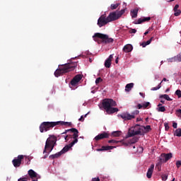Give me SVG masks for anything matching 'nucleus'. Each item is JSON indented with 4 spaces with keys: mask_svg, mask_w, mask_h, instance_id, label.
I'll use <instances>...</instances> for the list:
<instances>
[{
    "mask_svg": "<svg viewBox=\"0 0 181 181\" xmlns=\"http://www.w3.org/2000/svg\"><path fill=\"white\" fill-rule=\"evenodd\" d=\"M57 125H64L66 127H71V122H63V121L44 122L41 123V124L40 125V132L42 133L47 132V131H50V128H54V127Z\"/></svg>",
    "mask_w": 181,
    "mask_h": 181,
    "instance_id": "f257e3e1",
    "label": "nucleus"
},
{
    "mask_svg": "<svg viewBox=\"0 0 181 181\" xmlns=\"http://www.w3.org/2000/svg\"><path fill=\"white\" fill-rule=\"evenodd\" d=\"M76 67H77V62H69L61 65L59 68L54 71V76L55 77H60V76H63V74H66V73L72 71Z\"/></svg>",
    "mask_w": 181,
    "mask_h": 181,
    "instance_id": "f03ea898",
    "label": "nucleus"
},
{
    "mask_svg": "<svg viewBox=\"0 0 181 181\" xmlns=\"http://www.w3.org/2000/svg\"><path fill=\"white\" fill-rule=\"evenodd\" d=\"M103 107L107 114H114L118 112L119 110L117 107V103L112 99H105L102 103Z\"/></svg>",
    "mask_w": 181,
    "mask_h": 181,
    "instance_id": "7ed1b4c3",
    "label": "nucleus"
},
{
    "mask_svg": "<svg viewBox=\"0 0 181 181\" xmlns=\"http://www.w3.org/2000/svg\"><path fill=\"white\" fill-rule=\"evenodd\" d=\"M93 39L95 42H97L99 45L100 43H105V45L108 43H113L114 39L109 37L108 35L96 33L93 36Z\"/></svg>",
    "mask_w": 181,
    "mask_h": 181,
    "instance_id": "20e7f679",
    "label": "nucleus"
},
{
    "mask_svg": "<svg viewBox=\"0 0 181 181\" xmlns=\"http://www.w3.org/2000/svg\"><path fill=\"white\" fill-rule=\"evenodd\" d=\"M141 129V125L139 124H136L134 127L130 128L128 132L129 137L135 136V135H142Z\"/></svg>",
    "mask_w": 181,
    "mask_h": 181,
    "instance_id": "39448f33",
    "label": "nucleus"
},
{
    "mask_svg": "<svg viewBox=\"0 0 181 181\" xmlns=\"http://www.w3.org/2000/svg\"><path fill=\"white\" fill-rule=\"evenodd\" d=\"M138 114H139V110H134L132 115L126 112L119 115V117H121L124 121H129L131 119H134V118H135V115H138Z\"/></svg>",
    "mask_w": 181,
    "mask_h": 181,
    "instance_id": "423d86ee",
    "label": "nucleus"
},
{
    "mask_svg": "<svg viewBox=\"0 0 181 181\" xmlns=\"http://www.w3.org/2000/svg\"><path fill=\"white\" fill-rule=\"evenodd\" d=\"M70 132H71L73 134L71 136H69L71 139H74L71 143V146L76 145L77 142H78V130L76 128H71L69 129Z\"/></svg>",
    "mask_w": 181,
    "mask_h": 181,
    "instance_id": "0eeeda50",
    "label": "nucleus"
},
{
    "mask_svg": "<svg viewBox=\"0 0 181 181\" xmlns=\"http://www.w3.org/2000/svg\"><path fill=\"white\" fill-rule=\"evenodd\" d=\"M107 23H110V21H108L107 15L103 14L98 18L97 25L98 26H99V28H103V26H105V25H107Z\"/></svg>",
    "mask_w": 181,
    "mask_h": 181,
    "instance_id": "6e6552de",
    "label": "nucleus"
},
{
    "mask_svg": "<svg viewBox=\"0 0 181 181\" xmlns=\"http://www.w3.org/2000/svg\"><path fill=\"white\" fill-rule=\"evenodd\" d=\"M172 158H173V154H172V153H163L160 154V156L159 157V160H161V162L163 163H166V162H168V160H169L170 159H172Z\"/></svg>",
    "mask_w": 181,
    "mask_h": 181,
    "instance_id": "1a4fd4ad",
    "label": "nucleus"
},
{
    "mask_svg": "<svg viewBox=\"0 0 181 181\" xmlns=\"http://www.w3.org/2000/svg\"><path fill=\"white\" fill-rule=\"evenodd\" d=\"M56 142H57V137L54 135L50 136L46 141L43 153H46V151L47 149V146H49V144H56Z\"/></svg>",
    "mask_w": 181,
    "mask_h": 181,
    "instance_id": "9d476101",
    "label": "nucleus"
},
{
    "mask_svg": "<svg viewBox=\"0 0 181 181\" xmlns=\"http://www.w3.org/2000/svg\"><path fill=\"white\" fill-rule=\"evenodd\" d=\"M25 158L23 155H18L16 158H14L12 160V163L14 166V168H19L21 165H22V160Z\"/></svg>",
    "mask_w": 181,
    "mask_h": 181,
    "instance_id": "9b49d317",
    "label": "nucleus"
},
{
    "mask_svg": "<svg viewBox=\"0 0 181 181\" xmlns=\"http://www.w3.org/2000/svg\"><path fill=\"white\" fill-rule=\"evenodd\" d=\"M83 78V75L77 74L75 76L70 82L71 86L76 87L78 84V82Z\"/></svg>",
    "mask_w": 181,
    "mask_h": 181,
    "instance_id": "f8f14e48",
    "label": "nucleus"
},
{
    "mask_svg": "<svg viewBox=\"0 0 181 181\" xmlns=\"http://www.w3.org/2000/svg\"><path fill=\"white\" fill-rule=\"evenodd\" d=\"M117 19H119V16L118 15V13H117V12L110 13V14L107 16V21H109V22L117 21Z\"/></svg>",
    "mask_w": 181,
    "mask_h": 181,
    "instance_id": "ddd939ff",
    "label": "nucleus"
},
{
    "mask_svg": "<svg viewBox=\"0 0 181 181\" xmlns=\"http://www.w3.org/2000/svg\"><path fill=\"white\" fill-rule=\"evenodd\" d=\"M107 138H110V134L103 132L95 137V141H101V139H107Z\"/></svg>",
    "mask_w": 181,
    "mask_h": 181,
    "instance_id": "4468645a",
    "label": "nucleus"
},
{
    "mask_svg": "<svg viewBox=\"0 0 181 181\" xmlns=\"http://www.w3.org/2000/svg\"><path fill=\"white\" fill-rule=\"evenodd\" d=\"M112 59H114V54H110L105 60V67H106V69H110V67H111V62H112Z\"/></svg>",
    "mask_w": 181,
    "mask_h": 181,
    "instance_id": "2eb2a0df",
    "label": "nucleus"
},
{
    "mask_svg": "<svg viewBox=\"0 0 181 181\" xmlns=\"http://www.w3.org/2000/svg\"><path fill=\"white\" fill-rule=\"evenodd\" d=\"M151 21V17H144L139 18L137 21H134V25H139L144 23V22H149Z\"/></svg>",
    "mask_w": 181,
    "mask_h": 181,
    "instance_id": "dca6fc26",
    "label": "nucleus"
},
{
    "mask_svg": "<svg viewBox=\"0 0 181 181\" xmlns=\"http://www.w3.org/2000/svg\"><path fill=\"white\" fill-rule=\"evenodd\" d=\"M153 169H155V165L151 164L150 168L148 169L147 173H146V177L148 179H151L152 177V175L153 173Z\"/></svg>",
    "mask_w": 181,
    "mask_h": 181,
    "instance_id": "f3484780",
    "label": "nucleus"
},
{
    "mask_svg": "<svg viewBox=\"0 0 181 181\" xmlns=\"http://www.w3.org/2000/svg\"><path fill=\"white\" fill-rule=\"evenodd\" d=\"M174 16H180L181 11L179 9V4H176L173 8Z\"/></svg>",
    "mask_w": 181,
    "mask_h": 181,
    "instance_id": "a211bd4d",
    "label": "nucleus"
},
{
    "mask_svg": "<svg viewBox=\"0 0 181 181\" xmlns=\"http://www.w3.org/2000/svg\"><path fill=\"white\" fill-rule=\"evenodd\" d=\"M115 146H103L101 148H98V152H101L103 151H110L111 149H114Z\"/></svg>",
    "mask_w": 181,
    "mask_h": 181,
    "instance_id": "6ab92c4d",
    "label": "nucleus"
},
{
    "mask_svg": "<svg viewBox=\"0 0 181 181\" xmlns=\"http://www.w3.org/2000/svg\"><path fill=\"white\" fill-rule=\"evenodd\" d=\"M132 49H134L132 45L131 44H128L123 47V51L125 52V53H129L130 52H132Z\"/></svg>",
    "mask_w": 181,
    "mask_h": 181,
    "instance_id": "aec40b11",
    "label": "nucleus"
},
{
    "mask_svg": "<svg viewBox=\"0 0 181 181\" xmlns=\"http://www.w3.org/2000/svg\"><path fill=\"white\" fill-rule=\"evenodd\" d=\"M73 146H71V143H70L69 144L65 146L62 148V151H61V153H62V155H63V153H66V152H69V151L71 148H73Z\"/></svg>",
    "mask_w": 181,
    "mask_h": 181,
    "instance_id": "412c9836",
    "label": "nucleus"
},
{
    "mask_svg": "<svg viewBox=\"0 0 181 181\" xmlns=\"http://www.w3.org/2000/svg\"><path fill=\"white\" fill-rule=\"evenodd\" d=\"M162 163H163L162 162V160L158 159V163L156 165V169H157L158 172H160V170H162Z\"/></svg>",
    "mask_w": 181,
    "mask_h": 181,
    "instance_id": "4be33fe9",
    "label": "nucleus"
},
{
    "mask_svg": "<svg viewBox=\"0 0 181 181\" xmlns=\"http://www.w3.org/2000/svg\"><path fill=\"white\" fill-rule=\"evenodd\" d=\"M132 88H134V83H128L125 86V91H127V93H129V91H131Z\"/></svg>",
    "mask_w": 181,
    "mask_h": 181,
    "instance_id": "5701e85b",
    "label": "nucleus"
},
{
    "mask_svg": "<svg viewBox=\"0 0 181 181\" xmlns=\"http://www.w3.org/2000/svg\"><path fill=\"white\" fill-rule=\"evenodd\" d=\"M62 153H61V151L55 153V154H52V155H50L49 156V158L50 159H57V158H60V156H62Z\"/></svg>",
    "mask_w": 181,
    "mask_h": 181,
    "instance_id": "b1692460",
    "label": "nucleus"
},
{
    "mask_svg": "<svg viewBox=\"0 0 181 181\" xmlns=\"http://www.w3.org/2000/svg\"><path fill=\"white\" fill-rule=\"evenodd\" d=\"M138 8L131 11L132 18H136V16H138Z\"/></svg>",
    "mask_w": 181,
    "mask_h": 181,
    "instance_id": "393cba45",
    "label": "nucleus"
},
{
    "mask_svg": "<svg viewBox=\"0 0 181 181\" xmlns=\"http://www.w3.org/2000/svg\"><path fill=\"white\" fill-rule=\"evenodd\" d=\"M139 141V137L134 136L132 139L129 141V144H136Z\"/></svg>",
    "mask_w": 181,
    "mask_h": 181,
    "instance_id": "a878e982",
    "label": "nucleus"
},
{
    "mask_svg": "<svg viewBox=\"0 0 181 181\" xmlns=\"http://www.w3.org/2000/svg\"><path fill=\"white\" fill-rule=\"evenodd\" d=\"M175 136H181V128L177 129L174 132Z\"/></svg>",
    "mask_w": 181,
    "mask_h": 181,
    "instance_id": "bb28decb",
    "label": "nucleus"
},
{
    "mask_svg": "<svg viewBox=\"0 0 181 181\" xmlns=\"http://www.w3.org/2000/svg\"><path fill=\"white\" fill-rule=\"evenodd\" d=\"M160 98H164L165 100H166L167 101H172V98H170L169 97V95H168L167 94L165 95H161L160 96Z\"/></svg>",
    "mask_w": 181,
    "mask_h": 181,
    "instance_id": "cd10ccee",
    "label": "nucleus"
},
{
    "mask_svg": "<svg viewBox=\"0 0 181 181\" xmlns=\"http://www.w3.org/2000/svg\"><path fill=\"white\" fill-rule=\"evenodd\" d=\"M48 146H47V149L46 150V152H47V150L49 149V148H50L49 152H52V151H53L56 144H48Z\"/></svg>",
    "mask_w": 181,
    "mask_h": 181,
    "instance_id": "c85d7f7f",
    "label": "nucleus"
},
{
    "mask_svg": "<svg viewBox=\"0 0 181 181\" xmlns=\"http://www.w3.org/2000/svg\"><path fill=\"white\" fill-rule=\"evenodd\" d=\"M121 131H116L112 133V136H121Z\"/></svg>",
    "mask_w": 181,
    "mask_h": 181,
    "instance_id": "c756f323",
    "label": "nucleus"
},
{
    "mask_svg": "<svg viewBox=\"0 0 181 181\" xmlns=\"http://www.w3.org/2000/svg\"><path fill=\"white\" fill-rule=\"evenodd\" d=\"M141 127L146 130V132H150V131H152V128H151V125L141 126Z\"/></svg>",
    "mask_w": 181,
    "mask_h": 181,
    "instance_id": "7c9ffc66",
    "label": "nucleus"
},
{
    "mask_svg": "<svg viewBox=\"0 0 181 181\" xmlns=\"http://www.w3.org/2000/svg\"><path fill=\"white\" fill-rule=\"evenodd\" d=\"M158 112H165L166 111V108H165V106H160L157 108Z\"/></svg>",
    "mask_w": 181,
    "mask_h": 181,
    "instance_id": "2f4dec72",
    "label": "nucleus"
},
{
    "mask_svg": "<svg viewBox=\"0 0 181 181\" xmlns=\"http://www.w3.org/2000/svg\"><path fill=\"white\" fill-rule=\"evenodd\" d=\"M162 83H160L157 87H153L151 88V91H156V90H159L162 87Z\"/></svg>",
    "mask_w": 181,
    "mask_h": 181,
    "instance_id": "473e14b6",
    "label": "nucleus"
},
{
    "mask_svg": "<svg viewBox=\"0 0 181 181\" xmlns=\"http://www.w3.org/2000/svg\"><path fill=\"white\" fill-rule=\"evenodd\" d=\"M118 6H119V4H111L110 8L112 10H114V9H117V8H118Z\"/></svg>",
    "mask_w": 181,
    "mask_h": 181,
    "instance_id": "72a5a7b5",
    "label": "nucleus"
},
{
    "mask_svg": "<svg viewBox=\"0 0 181 181\" xmlns=\"http://www.w3.org/2000/svg\"><path fill=\"white\" fill-rule=\"evenodd\" d=\"M124 13H125V9H122L120 11L117 12V15H119V18H121Z\"/></svg>",
    "mask_w": 181,
    "mask_h": 181,
    "instance_id": "f704fd0d",
    "label": "nucleus"
},
{
    "mask_svg": "<svg viewBox=\"0 0 181 181\" xmlns=\"http://www.w3.org/2000/svg\"><path fill=\"white\" fill-rule=\"evenodd\" d=\"M175 95H177L178 98H181V90H177L175 91Z\"/></svg>",
    "mask_w": 181,
    "mask_h": 181,
    "instance_id": "c9c22d12",
    "label": "nucleus"
},
{
    "mask_svg": "<svg viewBox=\"0 0 181 181\" xmlns=\"http://www.w3.org/2000/svg\"><path fill=\"white\" fill-rule=\"evenodd\" d=\"M175 114L177 117H180L181 118V109L177 110Z\"/></svg>",
    "mask_w": 181,
    "mask_h": 181,
    "instance_id": "e433bc0d",
    "label": "nucleus"
},
{
    "mask_svg": "<svg viewBox=\"0 0 181 181\" xmlns=\"http://www.w3.org/2000/svg\"><path fill=\"white\" fill-rule=\"evenodd\" d=\"M150 105H151V103L149 102H146V103H143V108H146Z\"/></svg>",
    "mask_w": 181,
    "mask_h": 181,
    "instance_id": "4c0bfd02",
    "label": "nucleus"
},
{
    "mask_svg": "<svg viewBox=\"0 0 181 181\" xmlns=\"http://www.w3.org/2000/svg\"><path fill=\"white\" fill-rule=\"evenodd\" d=\"M101 81H103V78H101V77H99L98 78H96L95 80V84H100V83H101Z\"/></svg>",
    "mask_w": 181,
    "mask_h": 181,
    "instance_id": "58836bf2",
    "label": "nucleus"
},
{
    "mask_svg": "<svg viewBox=\"0 0 181 181\" xmlns=\"http://www.w3.org/2000/svg\"><path fill=\"white\" fill-rule=\"evenodd\" d=\"M175 165L177 169H179L181 167V160H177Z\"/></svg>",
    "mask_w": 181,
    "mask_h": 181,
    "instance_id": "ea45409f",
    "label": "nucleus"
},
{
    "mask_svg": "<svg viewBox=\"0 0 181 181\" xmlns=\"http://www.w3.org/2000/svg\"><path fill=\"white\" fill-rule=\"evenodd\" d=\"M162 180H168V175H166V174L163 175Z\"/></svg>",
    "mask_w": 181,
    "mask_h": 181,
    "instance_id": "a19ab883",
    "label": "nucleus"
},
{
    "mask_svg": "<svg viewBox=\"0 0 181 181\" xmlns=\"http://www.w3.org/2000/svg\"><path fill=\"white\" fill-rule=\"evenodd\" d=\"M108 144H118V141H117L114 139H112V140L108 141Z\"/></svg>",
    "mask_w": 181,
    "mask_h": 181,
    "instance_id": "79ce46f5",
    "label": "nucleus"
},
{
    "mask_svg": "<svg viewBox=\"0 0 181 181\" xmlns=\"http://www.w3.org/2000/svg\"><path fill=\"white\" fill-rule=\"evenodd\" d=\"M18 181H28V178L26 177H21L18 180Z\"/></svg>",
    "mask_w": 181,
    "mask_h": 181,
    "instance_id": "37998d69",
    "label": "nucleus"
},
{
    "mask_svg": "<svg viewBox=\"0 0 181 181\" xmlns=\"http://www.w3.org/2000/svg\"><path fill=\"white\" fill-rule=\"evenodd\" d=\"M176 59H177L176 57L169 59H168V62H169L170 63H172V62H176Z\"/></svg>",
    "mask_w": 181,
    "mask_h": 181,
    "instance_id": "c03bdc74",
    "label": "nucleus"
},
{
    "mask_svg": "<svg viewBox=\"0 0 181 181\" xmlns=\"http://www.w3.org/2000/svg\"><path fill=\"white\" fill-rule=\"evenodd\" d=\"M164 127H165V131H168V130H169V124L165 123V124H164Z\"/></svg>",
    "mask_w": 181,
    "mask_h": 181,
    "instance_id": "a18cd8bd",
    "label": "nucleus"
},
{
    "mask_svg": "<svg viewBox=\"0 0 181 181\" xmlns=\"http://www.w3.org/2000/svg\"><path fill=\"white\" fill-rule=\"evenodd\" d=\"M129 33H136V29H130Z\"/></svg>",
    "mask_w": 181,
    "mask_h": 181,
    "instance_id": "49530a36",
    "label": "nucleus"
},
{
    "mask_svg": "<svg viewBox=\"0 0 181 181\" xmlns=\"http://www.w3.org/2000/svg\"><path fill=\"white\" fill-rule=\"evenodd\" d=\"M177 59L178 60V62H181V53L179 54L177 56Z\"/></svg>",
    "mask_w": 181,
    "mask_h": 181,
    "instance_id": "de8ad7c7",
    "label": "nucleus"
},
{
    "mask_svg": "<svg viewBox=\"0 0 181 181\" xmlns=\"http://www.w3.org/2000/svg\"><path fill=\"white\" fill-rule=\"evenodd\" d=\"M137 107L139 110H141V108H144V105L138 104Z\"/></svg>",
    "mask_w": 181,
    "mask_h": 181,
    "instance_id": "09e8293b",
    "label": "nucleus"
},
{
    "mask_svg": "<svg viewBox=\"0 0 181 181\" xmlns=\"http://www.w3.org/2000/svg\"><path fill=\"white\" fill-rule=\"evenodd\" d=\"M78 121H81V122H84L83 116H81V117L78 119Z\"/></svg>",
    "mask_w": 181,
    "mask_h": 181,
    "instance_id": "8fccbe9b",
    "label": "nucleus"
},
{
    "mask_svg": "<svg viewBox=\"0 0 181 181\" xmlns=\"http://www.w3.org/2000/svg\"><path fill=\"white\" fill-rule=\"evenodd\" d=\"M173 128H175V129L177 128V123L173 122Z\"/></svg>",
    "mask_w": 181,
    "mask_h": 181,
    "instance_id": "3c124183",
    "label": "nucleus"
},
{
    "mask_svg": "<svg viewBox=\"0 0 181 181\" xmlns=\"http://www.w3.org/2000/svg\"><path fill=\"white\" fill-rule=\"evenodd\" d=\"M92 181H100V177H94L92 179Z\"/></svg>",
    "mask_w": 181,
    "mask_h": 181,
    "instance_id": "603ef678",
    "label": "nucleus"
},
{
    "mask_svg": "<svg viewBox=\"0 0 181 181\" xmlns=\"http://www.w3.org/2000/svg\"><path fill=\"white\" fill-rule=\"evenodd\" d=\"M64 138L65 141H69V138H70V136H69V135L64 136Z\"/></svg>",
    "mask_w": 181,
    "mask_h": 181,
    "instance_id": "864d4df0",
    "label": "nucleus"
},
{
    "mask_svg": "<svg viewBox=\"0 0 181 181\" xmlns=\"http://www.w3.org/2000/svg\"><path fill=\"white\" fill-rule=\"evenodd\" d=\"M142 47H146L147 45L146 42H142L141 44Z\"/></svg>",
    "mask_w": 181,
    "mask_h": 181,
    "instance_id": "5fc2aeb1",
    "label": "nucleus"
},
{
    "mask_svg": "<svg viewBox=\"0 0 181 181\" xmlns=\"http://www.w3.org/2000/svg\"><path fill=\"white\" fill-rule=\"evenodd\" d=\"M139 95L141 96V97H143V98H145V93H139Z\"/></svg>",
    "mask_w": 181,
    "mask_h": 181,
    "instance_id": "6e6d98bb",
    "label": "nucleus"
},
{
    "mask_svg": "<svg viewBox=\"0 0 181 181\" xmlns=\"http://www.w3.org/2000/svg\"><path fill=\"white\" fill-rule=\"evenodd\" d=\"M153 29H154L153 26H151L148 30V31L152 32V30H153Z\"/></svg>",
    "mask_w": 181,
    "mask_h": 181,
    "instance_id": "4d7b16f0",
    "label": "nucleus"
},
{
    "mask_svg": "<svg viewBox=\"0 0 181 181\" xmlns=\"http://www.w3.org/2000/svg\"><path fill=\"white\" fill-rule=\"evenodd\" d=\"M151 41L150 40H148L146 42V45H147V46H148V45H151Z\"/></svg>",
    "mask_w": 181,
    "mask_h": 181,
    "instance_id": "13d9d810",
    "label": "nucleus"
},
{
    "mask_svg": "<svg viewBox=\"0 0 181 181\" xmlns=\"http://www.w3.org/2000/svg\"><path fill=\"white\" fill-rule=\"evenodd\" d=\"M139 121H142V118H141V117H137V118H136V122H139Z\"/></svg>",
    "mask_w": 181,
    "mask_h": 181,
    "instance_id": "bf43d9fd",
    "label": "nucleus"
},
{
    "mask_svg": "<svg viewBox=\"0 0 181 181\" xmlns=\"http://www.w3.org/2000/svg\"><path fill=\"white\" fill-rule=\"evenodd\" d=\"M163 81H169V80L166 79V78H163L162 81L160 82L161 84H162V83H163Z\"/></svg>",
    "mask_w": 181,
    "mask_h": 181,
    "instance_id": "052dcab7",
    "label": "nucleus"
},
{
    "mask_svg": "<svg viewBox=\"0 0 181 181\" xmlns=\"http://www.w3.org/2000/svg\"><path fill=\"white\" fill-rule=\"evenodd\" d=\"M68 132H70V129H67L64 132L62 133V135L64 134H67Z\"/></svg>",
    "mask_w": 181,
    "mask_h": 181,
    "instance_id": "680f3d73",
    "label": "nucleus"
},
{
    "mask_svg": "<svg viewBox=\"0 0 181 181\" xmlns=\"http://www.w3.org/2000/svg\"><path fill=\"white\" fill-rule=\"evenodd\" d=\"M149 30H147L145 33H144V35L146 36V35H148V33H149Z\"/></svg>",
    "mask_w": 181,
    "mask_h": 181,
    "instance_id": "e2e57ef3",
    "label": "nucleus"
},
{
    "mask_svg": "<svg viewBox=\"0 0 181 181\" xmlns=\"http://www.w3.org/2000/svg\"><path fill=\"white\" fill-rule=\"evenodd\" d=\"M119 59V58L117 57L115 59V63L116 64H118V60Z\"/></svg>",
    "mask_w": 181,
    "mask_h": 181,
    "instance_id": "0e129e2a",
    "label": "nucleus"
},
{
    "mask_svg": "<svg viewBox=\"0 0 181 181\" xmlns=\"http://www.w3.org/2000/svg\"><path fill=\"white\" fill-rule=\"evenodd\" d=\"M149 40H151V42H152V40H155V37H151Z\"/></svg>",
    "mask_w": 181,
    "mask_h": 181,
    "instance_id": "69168bd1",
    "label": "nucleus"
},
{
    "mask_svg": "<svg viewBox=\"0 0 181 181\" xmlns=\"http://www.w3.org/2000/svg\"><path fill=\"white\" fill-rule=\"evenodd\" d=\"M139 149H141V152H144V147H139Z\"/></svg>",
    "mask_w": 181,
    "mask_h": 181,
    "instance_id": "338daca9",
    "label": "nucleus"
},
{
    "mask_svg": "<svg viewBox=\"0 0 181 181\" xmlns=\"http://www.w3.org/2000/svg\"><path fill=\"white\" fill-rule=\"evenodd\" d=\"M158 107H162V104H160V103L158 104Z\"/></svg>",
    "mask_w": 181,
    "mask_h": 181,
    "instance_id": "774afa93",
    "label": "nucleus"
}]
</instances>
